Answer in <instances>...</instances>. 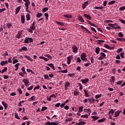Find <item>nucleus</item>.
I'll return each instance as SVG.
<instances>
[{"label":"nucleus","instance_id":"obj_1","mask_svg":"<svg viewBox=\"0 0 125 125\" xmlns=\"http://www.w3.org/2000/svg\"><path fill=\"white\" fill-rule=\"evenodd\" d=\"M35 24H36V22L33 21L32 24H31V26L28 29L29 33H31V34H33V31L36 29V26H35Z\"/></svg>","mask_w":125,"mask_h":125},{"label":"nucleus","instance_id":"obj_2","mask_svg":"<svg viewBox=\"0 0 125 125\" xmlns=\"http://www.w3.org/2000/svg\"><path fill=\"white\" fill-rule=\"evenodd\" d=\"M33 39L31 38H26L24 40V43H31L33 42Z\"/></svg>","mask_w":125,"mask_h":125},{"label":"nucleus","instance_id":"obj_3","mask_svg":"<svg viewBox=\"0 0 125 125\" xmlns=\"http://www.w3.org/2000/svg\"><path fill=\"white\" fill-rule=\"evenodd\" d=\"M87 111L89 112V114L82 115L81 118H84V119H88V116H89V115H90V113H91V110H90V108H88Z\"/></svg>","mask_w":125,"mask_h":125},{"label":"nucleus","instance_id":"obj_4","mask_svg":"<svg viewBox=\"0 0 125 125\" xmlns=\"http://www.w3.org/2000/svg\"><path fill=\"white\" fill-rule=\"evenodd\" d=\"M90 3V1H89V0H87L85 2H84L83 4H82V9H84L86 6H87V5L88 4H89Z\"/></svg>","mask_w":125,"mask_h":125},{"label":"nucleus","instance_id":"obj_5","mask_svg":"<svg viewBox=\"0 0 125 125\" xmlns=\"http://www.w3.org/2000/svg\"><path fill=\"white\" fill-rule=\"evenodd\" d=\"M81 58V60L82 61H85V60H87V58H86V55H85V53H83L81 54L80 56Z\"/></svg>","mask_w":125,"mask_h":125},{"label":"nucleus","instance_id":"obj_6","mask_svg":"<svg viewBox=\"0 0 125 125\" xmlns=\"http://www.w3.org/2000/svg\"><path fill=\"white\" fill-rule=\"evenodd\" d=\"M72 52L74 53H77L78 52V50H79V48H78V47L75 45H73L72 46Z\"/></svg>","mask_w":125,"mask_h":125},{"label":"nucleus","instance_id":"obj_7","mask_svg":"<svg viewBox=\"0 0 125 125\" xmlns=\"http://www.w3.org/2000/svg\"><path fill=\"white\" fill-rule=\"evenodd\" d=\"M100 57L98 59L99 60H103L106 57V54L103 52L100 53Z\"/></svg>","mask_w":125,"mask_h":125},{"label":"nucleus","instance_id":"obj_8","mask_svg":"<svg viewBox=\"0 0 125 125\" xmlns=\"http://www.w3.org/2000/svg\"><path fill=\"white\" fill-rule=\"evenodd\" d=\"M73 59V56H69L67 58V62L68 65H70L71 64V61Z\"/></svg>","mask_w":125,"mask_h":125},{"label":"nucleus","instance_id":"obj_9","mask_svg":"<svg viewBox=\"0 0 125 125\" xmlns=\"http://www.w3.org/2000/svg\"><path fill=\"white\" fill-rule=\"evenodd\" d=\"M122 110H117L115 112V115L114 116V118H117V117H119L120 116V114H121Z\"/></svg>","mask_w":125,"mask_h":125},{"label":"nucleus","instance_id":"obj_10","mask_svg":"<svg viewBox=\"0 0 125 125\" xmlns=\"http://www.w3.org/2000/svg\"><path fill=\"white\" fill-rule=\"evenodd\" d=\"M78 20L81 21L82 23L84 22V20H83V16L81 15L78 16Z\"/></svg>","mask_w":125,"mask_h":125},{"label":"nucleus","instance_id":"obj_11","mask_svg":"<svg viewBox=\"0 0 125 125\" xmlns=\"http://www.w3.org/2000/svg\"><path fill=\"white\" fill-rule=\"evenodd\" d=\"M21 9V6H18L15 9L16 12L15 14H18L19 13V11H20V10Z\"/></svg>","mask_w":125,"mask_h":125},{"label":"nucleus","instance_id":"obj_12","mask_svg":"<svg viewBox=\"0 0 125 125\" xmlns=\"http://www.w3.org/2000/svg\"><path fill=\"white\" fill-rule=\"evenodd\" d=\"M21 22L22 24H24L25 23V16L21 15Z\"/></svg>","mask_w":125,"mask_h":125},{"label":"nucleus","instance_id":"obj_13","mask_svg":"<svg viewBox=\"0 0 125 125\" xmlns=\"http://www.w3.org/2000/svg\"><path fill=\"white\" fill-rule=\"evenodd\" d=\"M64 17H65L66 18H69V19H71V18H73V16L72 15L70 14H66L63 15Z\"/></svg>","mask_w":125,"mask_h":125},{"label":"nucleus","instance_id":"obj_14","mask_svg":"<svg viewBox=\"0 0 125 125\" xmlns=\"http://www.w3.org/2000/svg\"><path fill=\"white\" fill-rule=\"evenodd\" d=\"M81 82L82 83H87L88 82V79L86 78V79H82Z\"/></svg>","mask_w":125,"mask_h":125},{"label":"nucleus","instance_id":"obj_15","mask_svg":"<svg viewBox=\"0 0 125 125\" xmlns=\"http://www.w3.org/2000/svg\"><path fill=\"white\" fill-rule=\"evenodd\" d=\"M84 17L87 19H88L89 20H91L92 19L91 17H90L89 15H87L86 14H84Z\"/></svg>","mask_w":125,"mask_h":125},{"label":"nucleus","instance_id":"obj_16","mask_svg":"<svg viewBox=\"0 0 125 125\" xmlns=\"http://www.w3.org/2000/svg\"><path fill=\"white\" fill-rule=\"evenodd\" d=\"M1 104L3 105V106L4 107L5 110H6V109H7V104H6V103H5V102L4 101H2Z\"/></svg>","mask_w":125,"mask_h":125},{"label":"nucleus","instance_id":"obj_17","mask_svg":"<svg viewBox=\"0 0 125 125\" xmlns=\"http://www.w3.org/2000/svg\"><path fill=\"white\" fill-rule=\"evenodd\" d=\"M47 65L49 67H51L53 70H55V67H54V65L53 63H47Z\"/></svg>","mask_w":125,"mask_h":125},{"label":"nucleus","instance_id":"obj_18","mask_svg":"<svg viewBox=\"0 0 125 125\" xmlns=\"http://www.w3.org/2000/svg\"><path fill=\"white\" fill-rule=\"evenodd\" d=\"M6 26L8 29H10L12 27V24L11 22H9L6 23Z\"/></svg>","mask_w":125,"mask_h":125},{"label":"nucleus","instance_id":"obj_19","mask_svg":"<svg viewBox=\"0 0 125 125\" xmlns=\"http://www.w3.org/2000/svg\"><path fill=\"white\" fill-rule=\"evenodd\" d=\"M92 119H93V122H95V121H97V120H98V119H99V117H97V116H91Z\"/></svg>","mask_w":125,"mask_h":125},{"label":"nucleus","instance_id":"obj_20","mask_svg":"<svg viewBox=\"0 0 125 125\" xmlns=\"http://www.w3.org/2000/svg\"><path fill=\"white\" fill-rule=\"evenodd\" d=\"M24 58H26L28 60H29V61L33 62V59H32V58H31V57L29 56H27V55L24 56Z\"/></svg>","mask_w":125,"mask_h":125},{"label":"nucleus","instance_id":"obj_21","mask_svg":"<svg viewBox=\"0 0 125 125\" xmlns=\"http://www.w3.org/2000/svg\"><path fill=\"white\" fill-rule=\"evenodd\" d=\"M100 51V48H99V47H96L95 50V52L96 54H99Z\"/></svg>","mask_w":125,"mask_h":125},{"label":"nucleus","instance_id":"obj_22","mask_svg":"<svg viewBox=\"0 0 125 125\" xmlns=\"http://www.w3.org/2000/svg\"><path fill=\"white\" fill-rule=\"evenodd\" d=\"M7 61H1V62H0V65L1 66H4V65L7 64Z\"/></svg>","mask_w":125,"mask_h":125},{"label":"nucleus","instance_id":"obj_23","mask_svg":"<svg viewBox=\"0 0 125 125\" xmlns=\"http://www.w3.org/2000/svg\"><path fill=\"white\" fill-rule=\"evenodd\" d=\"M76 125H85V122L82 121L78 123H76Z\"/></svg>","mask_w":125,"mask_h":125},{"label":"nucleus","instance_id":"obj_24","mask_svg":"<svg viewBox=\"0 0 125 125\" xmlns=\"http://www.w3.org/2000/svg\"><path fill=\"white\" fill-rule=\"evenodd\" d=\"M21 35H22V33L21 32H18V34L16 36V38H17V39H20V38H21Z\"/></svg>","mask_w":125,"mask_h":125},{"label":"nucleus","instance_id":"obj_25","mask_svg":"<svg viewBox=\"0 0 125 125\" xmlns=\"http://www.w3.org/2000/svg\"><path fill=\"white\" fill-rule=\"evenodd\" d=\"M26 20L27 21H29V20H31V16H30V14H27L26 15Z\"/></svg>","mask_w":125,"mask_h":125},{"label":"nucleus","instance_id":"obj_26","mask_svg":"<svg viewBox=\"0 0 125 125\" xmlns=\"http://www.w3.org/2000/svg\"><path fill=\"white\" fill-rule=\"evenodd\" d=\"M56 23H57V24H58V25H60V26H64V22H63L56 21Z\"/></svg>","mask_w":125,"mask_h":125},{"label":"nucleus","instance_id":"obj_27","mask_svg":"<svg viewBox=\"0 0 125 125\" xmlns=\"http://www.w3.org/2000/svg\"><path fill=\"white\" fill-rule=\"evenodd\" d=\"M22 82L24 83H29V80L27 79H23Z\"/></svg>","mask_w":125,"mask_h":125},{"label":"nucleus","instance_id":"obj_28","mask_svg":"<svg viewBox=\"0 0 125 125\" xmlns=\"http://www.w3.org/2000/svg\"><path fill=\"white\" fill-rule=\"evenodd\" d=\"M83 91L85 93V96L86 97H89V94H88V93H87V91H86L85 90H83Z\"/></svg>","mask_w":125,"mask_h":125},{"label":"nucleus","instance_id":"obj_29","mask_svg":"<svg viewBox=\"0 0 125 125\" xmlns=\"http://www.w3.org/2000/svg\"><path fill=\"white\" fill-rule=\"evenodd\" d=\"M116 40L119 42H125V39L124 38H117Z\"/></svg>","mask_w":125,"mask_h":125},{"label":"nucleus","instance_id":"obj_30","mask_svg":"<svg viewBox=\"0 0 125 125\" xmlns=\"http://www.w3.org/2000/svg\"><path fill=\"white\" fill-rule=\"evenodd\" d=\"M103 8H104L103 6H100V7L95 6L94 8V9H103Z\"/></svg>","mask_w":125,"mask_h":125},{"label":"nucleus","instance_id":"obj_31","mask_svg":"<svg viewBox=\"0 0 125 125\" xmlns=\"http://www.w3.org/2000/svg\"><path fill=\"white\" fill-rule=\"evenodd\" d=\"M105 120H106V118H103L102 119L99 120L98 121V123H103V122H104Z\"/></svg>","mask_w":125,"mask_h":125},{"label":"nucleus","instance_id":"obj_32","mask_svg":"<svg viewBox=\"0 0 125 125\" xmlns=\"http://www.w3.org/2000/svg\"><path fill=\"white\" fill-rule=\"evenodd\" d=\"M83 106H80L79 107V111L80 113H82L83 112Z\"/></svg>","mask_w":125,"mask_h":125},{"label":"nucleus","instance_id":"obj_33","mask_svg":"<svg viewBox=\"0 0 125 125\" xmlns=\"http://www.w3.org/2000/svg\"><path fill=\"white\" fill-rule=\"evenodd\" d=\"M7 71V67H5L2 71H1V73L3 74L4 72H6Z\"/></svg>","mask_w":125,"mask_h":125},{"label":"nucleus","instance_id":"obj_34","mask_svg":"<svg viewBox=\"0 0 125 125\" xmlns=\"http://www.w3.org/2000/svg\"><path fill=\"white\" fill-rule=\"evenodd\" d=\"M116 3V1L115 0H112V1H111L110 2H108V4L109 5H111L112 4H114V3Z\"/></svg>","mask_w":125,"mask_h":125},{"label":"nucleus","instance_id":"obj_35","mask_svg":"<svg viewBox=\"0 0 125 125\" xmlns=\"http://www.w3.org/2000/svg\"><path fill=\"white\" fill-rule=\"evenodd\" d=\"M45 57H48V58H49V59H50V60H51L52 59V57H51V56L49 55V54H46L45 55Z\"/></svg>","mask_w":125,"mask_h":125},{"label":"nucleus","instance_id":"obj_36","mask_svg":"<svg viewBox=\"0 0 125 125\" xmlns=\"http://www.w3.org/2000/svg\"><path fill=\"white\" fill-rule=\"evenodd\" d=\"M101 96H102V94H101L100 95H96L95 97V98H96V99H98V98H100Z\"/></svg>","mask_w":125,"mask_h":125},{"label":"nucleus","instance_id":"obj_37","mask_svg":"<svg viewBox=\"0 0 125 125\" xmlns=\"http://www.w3.org/2000/svg\"><path fill=\"white\" fill-rule=\"evenodd\" d=\"M71 84L69 82H65V84L64 85V86H66L67 87H69V86Z\"/></svg>","mask_w":125,"mask_h":125},{"label":"nucleus","instance_id":"obj_38","mask_svg":"<svg viewBox=\"0 0 125 125\" xmlns=\"http://www.w3.org/2000/svg\"><path fill=\"white\" fill-rule=\"evenodd\" d=\"M15 117L16 119H17V120H20V117H19L18 116V114H17V113H15Z\"/></svg>","mask_w":125,"mask_h":125},{"label":"nucleus","instance_id":"obj_39","mask_svg":"<svg viewBox=\"0 0 125 125\" xmlns=\"http://www.w3.org/2000/svg\"><path fill=\"white\" fill-rule=\"evenodd\" d=\"M42 16V14L40 13H38L37 15V17H38V18H41Z\"/></svg>","mask_w":125,"mask_h":125},{"label":"nucleus","instance_id":"obj_40","mask_svg":"<svg viewBox=\"0 0 125 125\" xmlns=\"http://www.w3.org/2000/svg\"><path fill=\"white\" fill-rule=\"evenodd\" d=\"M125 6L120 7L119 8V10H120L121 11H123V10H125Z\"/></svg>","mask_w":125,"mask_h":125},{"label":"nucleus","instance_id":"obj_41","mask_svg":"<svg viewBox=\"0 0 125 125\" xmlns=\"http://www.w3.org/2000/svg\"><path fill=\"white\" fill-rule=\"evenodd\" d=\"M90 101V99H85L84 100H83V103H87V101Z\"/></svg>","mask_w":125,"mask_h":125},{"label":"nucleus","instance_id":"obj_42","mask_svg":"<svg viewBox=\"0 0 125 125\" xmlns=\"http://www.w3.org/2000/svg\"><path fill=\"white\" fill-rule=\"evenodd\" d=\"M21 71H22L23 74H24V75H26V74H27L26 73V71L25 70V67L24 66H23L22 68H21Z\"/></svg>","mask_w":125,"mask_h":125},{"label":"nucleus","instance_id":"obj_43","mask_svg":"<svg viewBox=\"0 0 125 125\" xmlns=\"http://www.w3.org/2000/svg\"><path fill=\"white\" fill-rule=\"evenodd\" d=\"M98 43H99V44H101V43H102V42H105V41L104 40H98Z\"/></svg>","mask_w":125,"mask_h":125},{"label":"nucleus","instance_id":"obj_44","mask_svg":"<svg viewBox=\"0 0 125 125\" xmlns=\"http://www.w3.org/2000/svg\"><path fill=\"white\" fill-rule=\"evenodd\" d=\"M45 110H47V107L46 106H43L42 108V112H43V111H45Z\"/></svg>","mask_w":125,"mask_h":125},{"label":"nucleus","instance_id":"obj_45","mask_svg":"<svg viewBox=\"0 0 125 125\" xmlns=\"http://www.w3.org/2000/svg\"><path fill=\"white\" fill-rule=\"evenodd\" d=\"M111 79L112 80L110 81V83H115V77L112 76Z\"/></svg>","mask_w":125,"mask_h":125},{"label":"nucleus","instance_id":"obj_46","mask_svg":"<svg viewBox=\"0 0 125 125\" xmlns=\"http://www.w3.org/2000/svg\"><path fill=\"white\" fill-rule=\"evenodd\" d=\"M21 49L23 51H27L28 50V48H27V47L23 46L21 48Z\"/></svg>","mask_w":125,"mask_h":125},{"label":"nucleus","instance_id":"obj_47","mask_svg":"<svg viewBox=\"0 0 125 125\" xmlns=\"http://www.w3.org/2000/svg\"><path fill=\"white\" fill-rule=\"evenodd\" d=\"M44 78L45 79V80H49V76H48L47 75L44 74Z\"/></svg>","mask_w":125,"mask_h":125},{"label":"nucleus","instance_id":"obj_48","mask_svg":"<svg viewBox=\"0 0 125 125\" xmlns=\"http://www.w3.org/2000/svg\"><path fill=\"white\" fill-rule=\"evenodd\" d=\"M44 15L45 17L46 20H48V14L47 13H45L44 14Z\"/></svg>","mask_w":125,"mask_h":125},{"label":"nucleus","instance_id":"obj_49","mask_svg":"<svg viewBox=\"0 0 125 125\" xmlns=\"http://www.w3.org/2000/svg\"><path fill=\"white\" fill-rule=\"evenodd\" d=\"M82 62V60H81V58L80 57L77 58V63H81Z\"/></svg>","mask_w":125,"mask_h":125},{"label":"nucleus","instance_id":"obj_50","mask_svg":"<svg viewBox=\"0 0 125 125\" xmlns=\"http://www.w3.org/2000/svg\"><path fill=\"white\" fill-rule=\"evenodd\" d=\"M47 10H48V7H45V8L42 9L43 12H45L47 11Z\"/></svg>","mask_w":125,"mask_h":125},{"label":"nucleus","instance_id":"obj_51","mask_svg":"<svg viewBox=\"0 0 125 125\" xmlns=\"http://www.w3.org/2000/svg\"><path fill=\"white\" fill-rule=\"evenodd\" d=\"M24 103V101H20L19 103V107H22V104L21 103Z\"/></svg>","mask_w":125,"mask_h":125},{"label":"nucleus","instance_id":"obj_52","mask_svg":"<svg viewBox=\"0 0 125 125\" xmlns=\"http://www.w3.org/2000/svg\"><path fill=\"white\" fill-rule=\"evenodd\" d=\"M90 59L91 60V63L93 64V63H94V59H93V57H91Z\"/></svg>","mask_w":125,"mask_h":125},{"label":"nucleus","instance_id":"obj_53","mask_svg":"<svg viewBox=\"0 0 125 125\" xmlns=\"http://www.w3.org/2000/svg\"><path fill=\"white\" fill-rule=\"evenodd\" d=\"M115 113V111H114V109H111L109 112H108V114H114Z\"/></svg>","mask_w":125,"mask_h":125},{"label":"nucleus","instance_id":"obj_54","mask_svg":"<svg viewBox=\"0 0 125 125\" xmlns=\"http://www.w3.org/2000/svg\"><path fill=\"white\" fill-rule=\"evenodd\" d=\"M61 73H63L64 74H66V73H68V70L65 69V70H62Z\"/></svg>","mask_w":125,"mask_h":125},{"label":"nucleus","instance_id":"obj_55","mask_svg":"<svg viewBox=\"0 0 125 125\" xmlns=\"http://www.w3.org/2000/svg\"><path fill=\"white\" fill-rule=\"evenodd\" d=\"M18 90L20 94H22V93H23V92L22 91V89H21V88L18 89Z\"/></svg>","mask_w":125,"mask_h":125},{"label":"nucleus","instance_id":"obj_56","mask_svg":"<svg viewBox=\"0 0 125 125\" xmlns=\"http://www.w3.org/2000/svg\"><path fill=\"white\" fill-rule=\"evenodd\" d=\"M123 51V48H120L117 50L118 53H120V52H122Z\"/></svg>","mask_w":125,"mask_h":125},{"label":"nucleus","instance_id":"obj_57","mask_svg":"<svg viewBox=\"0 0 125 125\" xmlns=\"http://www.w3.org/2000/svg\"><path fill=\"white\" fill-rule=\"evenodd\" d=\"M33 88H34V86L31 85V86H30L29 87H28L27 88V90H32V89H33Z\"/></svg>","mask_w":125,"mask_h":125},{"label":"nucleus","instance_id":"obj_58","mask_svg":"<svg viewBox=\"0 0 125 125\" xmlns=\"http://www.w3.org/2000/svg\"><path fill=\"white\" fill-rule=\"evenodd\" d=\"M118 36L121 37V38H123V37H124V34L122 33V32H119L118 33Z\"/></svg>","mask_w":125,"mask_h":125},{"label":"nucleus","instance_id":"obj_59","mask_svg":"<svg viewBox=\"0 0 125 125\" xmlns=\"http://www.w3.org/2000/svg\"><path fill=\"white\" fill-rule=\"evenodd\" d=\"M124 54H125V53H124V52H122L120 53V56H121V58H124Z\"/></svg>","mask_w":125,"mask_h":125},{"label":"nucleus","instance_id":"obj_60","mask_svg":"<svg viewBox=\"0 0 125 125\" xmlns=\"http://www.w3.org/2000/svg\"><path fill=\"white\" fill-rule=\"evenodd\" d=\"M108 2V1H107V0H104L103 2V5L104 6H106V5H107V3Z\"/></svg>","mask_w":125,"mask_h":125},{"label":"nucleus","instance_id":"obj_61","mask_svg":"<svg viewBox=\"0 0 125 125\" xmlns=\"http://www.w3.org/2000/svg\"><path fill=\"white\" fill-rule=\"evenodd\" d=\"M74 95L75 96H78V95H79V93H78V91H74Z\"/></svg>","mask_w":125,"mask_h":125},{"label":"nucleus","instance_id":"obj_62","mask_svg":"<svg viewBox=\"0 0 125 125\" xmlns=\"http://www.w3.org/2000/svg\"><path fill=\"white\" fill-rule=\"evenodd\" d=\"M2 56H4V57L8 56V53H7V52H5V53L2 54Z\"/></svg>","mask_w":125,"mask_h":125},{"label":"nucleus","instance_id":"obj_63","mask_svg":"<svg viewBox=\"0 0 125 125\" xmlns=\"http://www.w3.org/2000/svg\"><path fill=\"white\" fill-rule=\"evenodd\" d=\"M30 99L31 100H32L33 101H34L35 100V99H36V96H33L30 98Z\"/></svg>","mask_w":125,"mask_h":125},{"label":"nucleus","instance_id":"obj_64","mask_svg":"<svg viewBox=\"0 0 125 125\" xmlns=\"http://www.w3.org/2000/svg\"><path fill=\"white\" fill-rule=\"evenodd\" d=\"M58 123L51 122V125H58Z\"/></svg>","mask_w":125,"mask_h":125}]
</instances>
